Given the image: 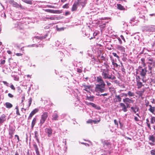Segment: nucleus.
<instances>
[{
  "mask_svg": "<svg viewBox=\"0 0 155 155\" xmlns=\"http://www.w3.org/2000/svg\"><path fill=\"white\" fill-rule=\"evenodd\" d=\"M127 95L130 97H133L134 96V94L133 92L129 91L127 93Z\"/></svg>",
  "mask_w": 155,
  "mask_h": 155,
  "instance_id": "obj_30",
  "label": "nucleus"
},
{
  "mask_svg": "<svg viewBox=\"0 0 155 155\" xmlns=\"http://www.w3.org/2000/svg\"><path fill=\"white\" fill-rule=\"evenodd\" d=\"M144 91L145 90L143 89L142 91H138L136 93L138 95L139 97H142Z\"/></svg>",
  "mask_w": 155,
  "mask_h": 155,
  "instance_id": "obj_19",
  "label": "nucleus"
},
{
  "mask_svg": "<svg viewBox=\"0 0 155 155\" xmlns=\"http://www.w3.org/2000/svg\"><path fill=\"white\" fill-rule=\"evenodd\" d=\"M134 120H135V121H138L139 120L138 119V118L136 117H135Z\"/></svg>",
  "mask_w": 155,
  "mask_h": 155,
  "instance_id": "obj_64",
  "label": "nucleus"
},
{
  "mask_svg": "<svg viewBox=\"0 0 155 155\" xmlns=\"http://www.w3.org/2000/svg\"><path fill=\"white\" fill-rule=\"evenodd\" d=\"M93 120L91 119H89L87 121V124H91L93 123Z\"/></svg>",
  "mask_w": 155,
  "mask_h": 155,
  "instance_id": "obj_45",
  "label": "nucleus"
},
{
  "mask_svg": "<svg viewBox=\"0 0 155 155\" xmlns=\"http://www.w3.org/2000/svg\"><path fill=\"white\" fill-rule=\"evenodd\" d=\"M150 108L148 110L152 114L154 113V111L155 110V107H153L151 105H149Z\"/></svg>",
  "mask_w": 155,
  "mask_h": 155,
  "instance_id": "obj_17",
  "label": "nucleus"
},
{
  "mask_svg": "<svg viewBox=\"0 0 155 155\" xmlns=\"http://www.w3.org/2000/svg\"><path fill=\"white\" fill-rule=\"evenodd\" d=\"M68 4H66L63 6V8H68Z\"/></svg>",
  "mask_w": 155,
  "mask_h": 155,
  "instance_id": "obj_47",
  "label": "nucleus"
},
{
  "mask_svg": "<svg viewBox=\"0 0 155 155\" xmlns=\"http://www.w3.org/2000/svg\"><path fill=\"white\" fill-rule=\"evenodd\" d=\"M78 5H79L78 2L77 1L75 2L71 9L72 11H76L77 8V6Z\"/></svg>",
  "mask_w": 155,
  "mask_h": 155,
  "instance_id": "obj_11",
  "label": "nucleus"
},
{
  "mask_svg": "<svg viewBox=\"0 0 155 155\" xmlns=\"http://www.w3.org/2000/svg\"><path fill=\"white\" fill-rule=\"evenodd\" d=\"M58 116L57 113H54L52 116V119L54 120H58Z\"/></svg>",
  "mask_w": 155,
  "mask_h": 155,
  "instance_id": "obj_15",
  "label": "nucleus"
},
{
  "mask_svg": "<svg viewBox=\"0 0 155 155\" xmlns=\"http://www.w3.org/2000/svg\"><path fill=\"white\" fill-rule=\"evenodd\" d=\"M120 37L125 42V39L124 37V36L122 35H121L120 36Z\"/></svg>",
  "mask_w": 155,
  "mask_h": 155,
  "instance_id": "obj_62",
  "label": "nucleus"
},
{
  "mask_svg": "<svg viewBox=\"0 0 155 155\" xmlns=\"http://www.w3.org/2000/svg\"><path fill=\"white\" fill-rule=\"evenodd\" d=\"M120 106L122 108L121 110L124 112H126L127 110L126 105L123 103H120Z\"/></svg>",
  "mask_w": 155,
  "mask_h": 155,
  "instance_id": "obj_10",
  "label": "nucleus"
},
{
  "mask_svg": "<svg viewBox=\"0 0 155 155\" xmlns=\"http://www.w3.org/2000/svg\"><path fill=\"white\" fill-rule=\"evenodd\" d=\"M102 75L104 79H111V80H114L116 78L114 76H113L110 75L109 74V71L107 68H105L102 70Z\"/></svg>",
  "mask_w": 155,
  "mask_h": 155,
  "instance_id": "obj_1",
  "label": "nucleus"
},
{
  "mask_svg": "<svg viewBox=\"0 0 155 155\" xmlns=\"http://www.w3.org/2000/svg\"><path fill=\"white\" fill-rule=\"evenodd\" d=\"M145 59L143 58H142L141 59V63L143 65V66L144 67L145 65V64L144 63Z\"/></svg>",
  "mask_w": 155,
  "mask_h": 155,
  "instance_id": "obj_36",
  "label": "nucleus"
},
{
  "mask_svg": "<svg viewBox=\"0 0 155 155\" xmlns=\"http://www.w3.org/2000/svg\"><path fill=\"white\" fill-rule=\"evenodd\" d=\"M114 124L115 125H117V126H118V123L117 121L115 119L114 120Z\"/></svg>",
  "mask_w": 155,
  "mask_h": 155,
  "instance_id": "obj_53",
  "label": "nucleus"
},
{
  "mask_svg": "<svg viewBox=\"0 0 155 155\" xmlns=\"http://www.w3.org/2000/svg\"><path fill=\"white\" fill-rule=\"evenodd\" d=\"M112 64L113 65V66H114V67H117L118 66V64H117V63H115V62H114V61H112Z\"/></svg>",
  "mask_w": 155,
  "mask_h": 155,
  "instance_id": "obj_41",
  "label": "nucleus"
},
{
  "mask_svg": "<svg viewBox=\"0 0 155 155\" xmlns=\"http://www.w3.org/2000/svg\"><path fill=\"white\" fill-rule=\"evenodd\" d=\"M100 121V119L99 120H93V122H94V124H97L98 122H99Z\"/></svg>",
  "mask_w": 155,
  "mask_h": 155,
  "instance_id": "obj_50",
  "label": "nucleus"
},
{
  "mask_svg": "<svg viewBox=\"0 0 155 155\" xmlns=\"http://www.w3.org/2000/svg\"><path fill=\"white\" fill-rule=\"evenodd\" d=\"M112 54H113L114 56L117 57V59H119V56L117 55L116 53L113 52L112 53Z\"/></svg>",
  "mask_w": 155,
  "mask_h": 155,
  "instance_id": "obj_44",
  "label": "nucleus"
},
{
  "mask_svg": "<svg viewBox=\"0 0 155 155\" xmlns=\"http://www.w3.org/2000/svg\"><path fill=\"white\" fill-rule=\"evenodd\" d=\"M77 71L78 72L81 73L82 72V70L81 68H77Z\"/></svg>",
  "mask_w": 155,
  "mask_h": 155,
  "instance_id": "obj_54",
  "label": "nucleus"
},
{
  "mask_svg": "<svg viewBox=\"0 0 155 155\" xmlns=\"http://www.w3.org/2000/svg\"><path fill=\"white\" fill-rule=\"evenodd\" d=\"M86 1L85 0H78L77 2H78V4L79 5H81L83 7L84 6Z\"/></svg>",
  "mask_w": 155,
  "mask_h": 155,
  "instance_id": "obj_14",
  "label": "nucleus"
},
{
  "mask_svg": "<svg viewBox=\"0 0 155 155\" xmlns=\"http://www.w3.org/2000/svg\"><path fill=\"white\" fill-rule=\"evenodd\" d=\"M149 140L150 141L152 142V143H150V144L151 145H154L153 143L155 142V133L153 135H150L149 137Z\"/></svg>",
  "mask_w": 155,
  "mask_h": 155,
  "instance_id": "obj_4",
  "label": "nucleus"
},
{
  "mask_svg": "<svg viewBox=\"0 0 155 155\" xmlns=\"http://www.w3.org/2000/svg\"><path fill=\"white\" fill-rule=\"evenodd\" d=\"M136 78L137 82L140 81V78L139 76H137Z\"/></svg>",
  "mask_w": 155,
  "mask_h": 155,
  "instance_id": "obj_43",
  "label": "nucleus"
},
{
  "mask_svg": "<svg viewBox=\"0 0 155 155\" xmlns=\"http://www.w3.org/2000/svg\"><path fill=\"white\" fill-rule=\"evenodd\" d=\"M150 122L151 124H153L155 122V117H151Z\"/></svg>",
  "mask_w": 155,
  "mask_h": 155,
  "instance_id": "obj_31",
  "label": "nucleus"
},
{
  "mask_svg": "<svg viewBox=\"0 0 155 155\" xmlns=\"http://www.w3.org/2000/svg\"><path fill=\"white\" fill-rule=\"evenodd\" d=\"M33 146L35 148L36 152L39 151L38 148L36 144L35 143L33 144Z\"/></svg>",
  "mask_w": 155,
  "mask_h": 155,
  "instance_id": "obj_32",
  "label": "nucleus"
},
{
  "mask_svg": "<svg viewBox=\"0 0 155 155\" xmlns=\"http://www.w3.org/2000/svg\"><path fill=\"white\" fill-rule=\"evenodd\" d=\"M38 111V109L37 108H35L29 114L28 118V119H31L33 116Z\"/></svg>",
  "mask_w": 155,
  "mask_h": 155,
  "instance_id": "obj_6",
  "label": "nucleus"
},
{
  "mask_svg": "<svg viewBox=\"0 0 155 155\" xmlns=\"http://www.w3.org/2000/svg\"><path fill=\"white\" fill-rule=\"evenodd\" d=\"M46 11L47 12L51 13H56V12L58 11H56L54 10H52V9H47L46 10Z\"/></svg>",
  "mask_w": 155,
  "mask_h": 155,
  "instance_id": "obj_29",
  "label": "nucleus"
},
{
  "mask_svg": "<svg viewBox=\"0 0 155 155\" xmlns=\"http://www.w3.org/2000/svg\"><path fill=\"white\" fill-rule=\"evenodd\" d=\"M47 36V35H46L44 37H40V39H41V40L43 39H45V38Z\"/></svg>",
  "mask_w": 155,
  "mask_h": 155,
  "instance_id": "obj_58",
  "label": "nucleus"
},
{
  "mask_svg": "<svg viewBox=\"0 0 155 155\" xmlns=\"http://www.w3.org/2000/svg\"><path fill=\"white\" fill-rule=\"evenodd\" d=\"M149 121L148 119H146V124H147V127L150 129V130H151V127L150 124L149 123Z\"/></svg>",
  "mask_w": 155,
  "mask_h": 155,
  "instance_id": "obj_34",
  "label": "nucleus"
},
{
  "mask_svg": "<svg viewBox=\"0 0 155 155\" xmlns=\"http://www.w3.org/2000/svg\"><path fill=\"white\" fill-rule=\"evenodd\" d=\"M137 85L138 87V88H140L143 85L142 82L140 81L137 82Z\"/></svg>",
  "mask_w": 155,
  "mask_h": 155,
  "instance_id": "obj_27",
  "label": "nucleus"
},
{
  "mask_svg": "<svg viewBox=\"0 0 155 155\" xmlns=\"http://www.w3.org/2000/svg\"><path fill=\"white\" fill-rule=\"evenodd\" d=\"M94 96H87L86 100H88L91 101H93L94 99Z\"/></svg>",
  "mask_w": 155,
  "mask_h": 155,
  "instance_id": "obj_26",
  "label": "nucleus"
},
{
  "mask_svg": "<svg viewBox=\"0 0 155 155\" xmlns=\"http://www.w3.org/2000/svg\"><path fill=\"white\" fill-rule=\"evenodd\" d=\"M5 105L7 108H10L13 107V105L11 103L8 102L5 103Z\"/></svg>",
  "mask_w": 155,
  "mask_h": 155,
  "instance_id": "obj_22",
  "label": "nucleus"
},
{
  "mask_svg": "<svg viewBox=\"0 0 155 155\" xmlns=\"http://www.w3.org/2000/svg\"><path fill=\"white\" fill-rule=\"evenodd\" d=\"M34 132H35V137L36 140H37V142L38 143H39V139L38 138V132L37 131H35Z\"/></svg>",
  "mask_w": 155,
  "mask_h": 155,
  "instance_id": "obj_23",
  "label": "nucleus"
},
{
  "mask_svg": "<svg viewBox=\"0 0 155 155\" xmlns=\"http://www.w3.org/2000/svg\"><path fill=\"white\" fill-rule=\"evenodd\" d=\"M115 79L114 80H114L113 82L115 83H116V84H119V81H118L117 80H115Z\"/></svg>",
  "mask_w": 155,
  "mask_h": 155,
  "instance_id": "obj_55",
  "label": "nucleus"
},
{
  "mask_svg": "<svg viewBox=\"0 0 155 155\" xmlns=\"http://www.w3.org/2000/svg\"><path fill=\"white\" fill-rule=\"evenodd\" d=\"M2 82L4 84L6 85L7 86H8V84L6 81H2Z\"/></svg>",
  "mask_w": 155,
  "mask_h": 155,
  "instance_id": "obj_56",
  "label": "nucleus"
},
{
  "mask_svg": "<svg viewBox=\"0 0 155 155\" xmlns=\"http://www.w3.org/2000/svg\"><path fill=\"white\" fill-rule=\"evenodd\" d=\"M116 98L118 100L119 102H120L121 100V98L119 95H116L115 96Z\"/></svg>",
  "mask_w": 155,
  "mask_h": 155,
  "instance_id": "obj_35",
  "label": "nucleus"
},
{
  "mask_svg": "<svg viewBox=\"0 0 155 155\" xmlns=\"http://www.w3.org/2000/svg\"><path fill=\"white\" fill-rule=\"evenodd\" d=\"M8 96L10 98H13L14 97L13 95L11 93H8Z\"/></svg>",
  "mask_w": 155,
  "mask_h": 155,
  "instance_id": "obj_52",
  "label": "nucleus"
},
{
  "mask_svg": "<svg viewBox=\"0 0 155 155\" xmlns=\"http://www.w3.org/2000/svg\"><path fill=\"white\" fill-rule=\"evenodd\" d=\"M117 48L118 50L122 52L125 51V48L122 46H118L117 47Z\"/></svg>",
  "mask_w": 155,
  "mask_h": 155,
  "instance_id": "obj_25",
  "label": "nucleus"
},
{
  "mask_svg": "<svg viewBox=\"0 0 155 155\" xmlns=\"http://www.w3.org/2000/svg\"><path fill=\"white\" fill-rule=\"evenodd\" d=\"M25 2L30 5H31L32 4V1L31 0H26Z\"/></svg>",
  "mask_w": 155,
  "mask_h": 155,
  "instance_id": "obj_39",
  "label": "nucleus"
},
{
  "mask_svg": "<svg viewBox=\"0 0 155 155\" xmlns=\"http://www.w3.org/2000/svg\"><path fill=\"white\" fill-rule=\"evenodd\" d=\"M108 94V93H105L104 94H102L100 95V96H107Z\"/></svg>",
  "mask_w": 155,
  "mask_h": 155,
  "instance_id": "obj_59",
  "label": "nucleus"
},
{
  "mask_svg": "<svg viewBox=\"0 0 155 155\" xmlns=\"http://www.w3.org/2000/svg\"><path fill=\"white\" fill-rule=\"evenodd\" d=\"M48 117V113L47 112H44L41 115V119L40 120V124L41 126L45 122Z\"/></svg>",
  "mask_w": 155,
  "mask_h": 155,
  "instance_id": "obj_2",
  "label": "nucleus"
},
{
  "mask_svg": "<svg viewBox=\"0 0 155 155\" xmlns=\"http://www.w3.org/2000/svg\"><path fill=\"white\" fill-rule=\"evenodd\" d=\"M150 30L152 31H155V28L154 26L151 27L150 28Z\"/></svg>",
  "mask_w": 155,
  "mask_h": 155,
  "instance_id": "obj_46",
  "label": "nucleus"
},
{
  "mask_svg": "<svg viewBox=\"0 0 155 155\" xmlns=\"http://www.w3.org/2000/svg\"><path fill=\"white\" fill-rule=\"evenodd\" d=\"M81 87L84 88V90L88 92H90L89 91L91 90V86L86 85L85 84H82Z\"/></svg>",
  "mask_w": 155,
  "mask_h": 155,
  "instance_id": "obj_5",
  "label": "nucleus"
},
{
  "mask_svg": "<svg viewBox=\"0 0 155 155\" xmlns=\"http://www.w3.org/2000/svg\"><path fill=\"white\" fill-rule=\"evenodd\" d=\"M16 138L17 139V143H18L20 141V140L19 137L17 135H15V138L16 139Z\"/></svg>",
  "mask_w": 155,
  "mask_h": 155,
  "instance_id": "obj_40",
  "label": "nucleus"
},
{
  "mask_svg": "<svg viewBox=\"0 0 155 155\" xmlns=\"http://www.w3.org/2000/svg\"><path fill=\"white\" fill-rule=\"evenodd\" d=\"M85 103L88 106L90 105H91L94 108H96L97 107V105L96 104L88 102L87 101H85Z\"/></svg>",
  "mask_w": 155,
  "mask_h": 155,
  "instance_id": "obj_20",
  "label": "nucleus"
},
{
  "mask_svg": "<svg viewBox=\"0 0 155 155\" xmlns=\"http://www.w3.org/2000/svg\"><path fill=\"white\" fill-rule=\"evenodd\" d=\"M117 8L118 9L120 10H124L125 8L123 6L120 4H117Z\"/></svg>",
  "mask_w": 155,
  "mask_h": 155,
  "instance_id": "obj_24",
  "label": "nucleus"
},
{
  "mask_svg": "<svg viewBox=\"0 0 155 155\" xmlns=\"http://www.w3.org/2000/svg\"><path fill=\"white\" fill-rule=\"evenodd\" d=\"M123 101L125 104H133L134 102V100L128 97H126L125 98L123 99Z\"/></svg>",
  "mask_w": 155,
  "mask_h": 155,
  "instance_id": "obj_8",
  "label": "nucleus"
},
{
  "mask_svg": "<svg viewBox=\"0 0 155 155\" xmlns=\"http://www.w3.org/2000/svg\"><path fill=\"white\" fill-rule=\"evenodd\" d=\"M10 87L12 90H15V88L13 84H11L10 85Z\"/></svg>",
  "mask_w": 155,
  "mask_h": 155,
  "instance_id": "obj_49",
  "label": "nucleus"
},
{
  "mask_svg": "<svg viewBox=\"0 0 155 155\" xmlns=\"http://www.w3.org/2000/svg\"><path fill=\"white\" fill-rule=\"evenodd\" d=\"M6 116L4 114H2L0 117V123H2L6 120Z\"/></svg>",
  "mask_w": 155,
  "mask_h": 155,
  "instance_id": "obj_13",
  "label": "nucleus"
},
{
  "mask_svg": "<svg viewBox=\"0 0 155 155\" xmlns=\"http://www.w3.org/2000/svg\"><path fill=\"white\" fill-rule=\"evenodd\" d=\"M97 81L99 84H96V85H100L103 87H105V84L101 76H99L97 77Z\"/></svg>",
  "mask_w": 155,
  "mask_h": 155,
  "instance_id": "obj_3",
  "label": "nucleus"
},
{
  "mask_svg": "<svg viewBox=\"0 0 155 155\" xmlns=\"http://www.w3.org/2000/svg\"><path fill=\"white\" fill-rule=\"evenodd\" d=\"M1 63L2 64H5V59H4L3 60H1Z\"/></svg>",
  "mask_w": 155,
  "mask_h": 155,
  "instance_id": "obj_60",
  "label": "nucleus"
},
{
  "mask_svg": "<svg viewBox=\"0 0 155 155\" xmlns=\"http://www.w3.org/2000/svg\"><path fill=\"white\" fill-rule=\"evenodd\" d=\"M15 109L16 110V114L18 116H20L21 115L19 112V108H18V106H16L15 107Z\"/></svg>",
  "mask_w": 155,
  "mask_h": 155,
  "instance_id": "obj_33",
  "label": "nucleus"
},
{
  "mask_svg": "<svg viewBox=\"0 0 155 155\" xmlns=\"http://www.w3.org/2000/svg\"><path fill=\"white\" fill-rule=\"evenodd\" d=\"M106 82L107 83V85L108 86H110V85H111V83L110 82H108V81H106Z\"/></svg>",
  "mask_w": 155,
  "mask_h": 155,
  "instance_id": "obj_61",
  "label": "nucleus"
},
{
  "mask_svg": "<svg viewBox=\"0 0 155 155\" xmlns=\"http://www.w3.org/2000/svg\"><path fill=\"white\" fill-rule=\"evenodd\" d=\"M149 102L148 101H147V102H146L145 105L146 106V107H147L148 106H149Z\"/></svg>",
  "mask_w": 155,
  "mask_h": 155,
  "instance_id": "obj_63",
  "label": "nucleus"
},
{
  "mask_svg": "<svg viewBox=\"0 0 155 155\" xmlns=\"http://www.w3.org/2000/svg\"><path fill=\"white\" fill-rule=\"evenodd\" d=\"M146 68H142L140 72V75L142 76H144L146 74Z\"/></svg>",
  "mask_w": 155,
  "mask_h": 155,
  "instance_id": "obj_18",
  "label": "nucleus"
},
{
  "mask_svg": "<svg viewBox=\"0 0 155 155\" xmlns=\"http://www.w3.org/2000/svg\"><path fill=\"white\" fill-rule=\"evenodd\" d=\"M103 143L104 145H106L107 146H108L109 145H110V143L107 141H104L103 142Z\"/></svg>",
  "mask_w": 155,
  "mask_h": 155,
  "instance_id": "obj_37",
  "label": "nucleus"
},
{
  "mask_svg": "<svg viewBox=\"0 0 155 155\" xmlns=\"http://www.w3.org/2000/svg\"><path fill=\"white\" fill-rule=\"evenodd\" d=\"M45 132L48 134V136L50 137L52 135V130L51 128H46L45 129Z\"/></svg>",
  "mask_w": 155,
  "mask_h": 155,
  "instance_id": "obj_9",
  "label": "nucleus"
},
{
  "mask_svg": "<svg viewBox=\"0 0 155 155\" xmlns=\"http://www.w3.org/2000/svg\"><path fill=\"white\" fill-rule=\"evenodd\" d=\"M32 100V98L31 97H30L28 100L29 104H28V108H29V107H30V106H31V104Z\"/></svg>",
  "mask_w": 155,
  "mask_h": 155,
  "instance_id": "obj_38",
  "label": "nucleus"
},
{
  "mask_svg": "<svg viewBox=\"0 0 155 155\" xmlns=\"http://www.w3.org/2000/svg\"><path fill=\"white\" fill-rule=\"evenodd\" d=\"M37 120V118L35 117L34 118L32 121L31 124V127L32 128H33L34 127L35 124Z\"/></svg>",
  "mask_w": 155,
  "mask_h": 155,
  "instance_id": "obj_21",
  "label": "nucleus"
},
{
  "mask_svg": "<svg viewBox=\"0 0 155 155\" xmlns=\"http://www.w3.org/2000/svg\"><path fill=\"white\" fill-rule=\"evenodd\" d=\"M48 18H49V19L50 20H55L57 19V17H50Z\"/></svg>",
  "mask_w": 155,
  "mask_h": 155,
  "instance_id": "obj_48",
  "label": "nucleus"
},
{
  "mask_svg": "<svg viewBox=\"0 0 155 155\" xmlns=\"http://www.w3.org/2000/svg\"><path fill=\"white\" fill-rule=\"evenodd\" d=\"M104 88L105 87H102L100 85H96L95 89L97 90V91L102 93L104 91Z\"/></svg>",
  "mask_w": 155,
  "mask_h": 155,
  "instance_id": "obj_7",
  "label": "nucleus"
},
{
  "mask_svg": "<svg viewBox=\"0 0 155 155\" xmlns=\"http://www.w3.org/2000/svg\"><path fill=\"white\" fill-rule=\"evenodd\" d=\"M23 55V54L20 53H17L16 54V55L18 56H22Z\"/></svg>",
  "mask_w": 155,
  "mask_h": 155,
  "instance_id": "obj_57",
  "label": "nucleus"
},
{
  "mask_svg": "<svg viewBox=\"0 0 155 155\" xmlns=\"http://www.w3.org/2000/svg\"><path fill=\"white\" fill-rule=\"evenodd\" d=\"M14 80L15 81H18L19 80V78L18 77H17V76L14 75Z\"/></svg>",
  "mask_w": 155,
  "mask_h": 155,
  "instance_id": "obj_42",
  "label": "nucleus"
},
{
  "mask_svg": "<svg viewBox=\"0 0 155 155\" xmlns=\"http://www.w3.org/2000/svg\"><path fill=\"white\" fill-rule=\"evenodd\" d=\"M131 109L132 110L135 114L136 113V112L137 111L139 110L138 108H137L136 107H131Z\"/></svg>",
  "mask_w": 155,
  "mask_h": 155,
  "instance_id": "obj_28",
  "label": "nucleus"
},
{
  "mask_svg": "<svg viewBox=\"0 0 155 155\" xmlns=\"http://www.w3.org/2000/svg\"><path fill=\"white\" fill-rule=\"evenodd\" d=\"M11 3L12 4L13 6L14 7L19 8L21 7V5L18 4L17 2H15L13 0H11L10 1Z\"/></svg>",
  "mask_w": 155,
  "mask_h": 155,
  "instance_id": "obj_12",
  "label": "nucleus"
},
{
  "mask_svg": "<svg viewBox=\"0 0 155 155\" xmlns=\"http://www.w3.org/2000/svg\"><path fill=\"white\" fill-rule=\"evenodd\" d=\"M9 134H14L15 130L13 127H10L9 129Z\"/></svg>",
  "mask_w": 155,
  "mask_h": 155,
  "instance_id": "obj_16",
  "label": "nucleus"
},
{
  "mask_svg": "<svg viewBox=\"0 0 155 155\" xmlns=\"http://www.w3.org/2000/svg\"><path fill=\"white\" fill-rule=\"evenodd\" d=\"M25 100V95L24 94L21 97V103H22Z\"/></svg>",
  "mask_w": 155,
  "mask_h": 155,
  "instance_id": "obj_51",
  "label": "nucleus"
}]
</instances>
